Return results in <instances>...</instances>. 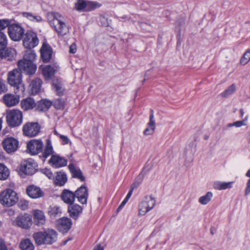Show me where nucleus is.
Returning a JSON list of instances; mask_svg holds the SVG:
<instances>
[{"label":"nucleus","instance_id":"nucleus-61","mask_svg":"<svg viewBox=\"0 0 250 250\" xmlns=\"http://www.w3.org/2000/svg\"><path fill=\"white\" fill-rule=\"evenodd\" d=\"M54 134H55V135H57V136H59V135H61L60 134H59V133L57 131V130H55L54 131Z\"/></svg>","mask_w":250,"mask_h":250},{"label":"nucleus","instance_id":"nucleus-37","mask_svg":"<svg viewBox=\"0 0 250 250\" xmlns=\"http://www.w3.org/2000/svg\"><path fill=\"white\" fill-rule=\"evenodd\" d=\"M9 175L8 169L4 165L0 164V180L6 179Z\"/></svg>","mask_w":250,"mask_h":250},{"label":"nucleus","instance_id":"nucleus-30","mask_svg":"<svg viewBox=\"0 0 250 250\" xmlns=\"http://www.w3.org/2000/svg\"><path fill=\"white\" fill-rule=\"evenodd\" d=\"M42 81L39 78L35 79L33 80L30 84V90L32 94H37L40 92L42 86Z\"/></svg>","mask_w":250,"mask_h":250},{"label":"nucleus","instance_id":"nucleus-55","mask_svg":"<svg viewBox=\"0 0 250 250\" xmlns=\"http://www.w3.org/2000/svg\"><path fill=\"white\" fill-rule=\"evenodd\" d=\"M76 51L77 46L75 43H73L69 46V53L74 54L76 53Z\"/></svg>","mask_w":250,"mask_h":250},{"label":"nucleus","instance_id":"nucleus-6","mask_svg":"<svg viewBox=\"0 0 250 250\" xmlns=\"http://www.w3.org/2000/svg\"><path fill=\"white\" fill-rule=\"evenodd\" d=\"M101 4L96 1L77 0L75 4V9L79 12L90 11L99 8Z\"/></svg>","mask_w":250,"mask_h":250},{"label":"nucleus","instance_id":"nucleus-42","mask_svg":"<svg viewBox=\"0 0 250 250\" xmlns=\"http://www.w3.org/2000/svg\"><path fill=\"white\" fill-rule=\"evenodd\" d=\"M250 61V49L247 51L240 60V63L245 65Z\"/></svg>","mask_w":250,"mask_h":250},{"label":"nucleus","instance_id":"nucleus-29","mask_svg":"<svg viewBox=\"0 0 250 250\" xmlns=\"http://www.w3.org/2000/svg\"><path fill=\"white\" fill-rule=\"evenodd\" d=\"M53 180L56 185L62 186L66 183L67 178L64 172L59 171L56 173V175Z\"/></svg>","mask_w":250,"mask_h":250},{"label":"nucleus","instance_id":"nucleus-19","mask_svg":"<svg viewBox=\"0 0 250 250\" xmlns=\"http://www.w3.org/2000/svg\"><path fill=\"white\" fill-rule=\"evenodd\" d=\"M49 164L55 168H59L66 166V160L59 155H54L49 160Z\"/></svg>","mask_w":250,"mask_h":250},{"label":"nucleus","instance_id":"nucleus-39","mask_svg":"<svg viewBox=\"0 0 250 250\" xmlns=\"http://www.w3.org/2000/svg\"><path fill=\"white\" fill-rule=\"evenodd\" d=\"M7 45L6 35L2 32H0V51L4 50Z\"/></svg>","mask_w":250,"mask_h":250},{"label":"nucleus","instance_id":"nucleus-48","mask_svg":"<svg viewBox=\"0 0 250 250\" xmlns=\"http://www.w3.org/2000/svg\"><path fill=\"white\" fill-rule=\"evenodd\" d=\"M213 188L216 190H223V182L219 181L214 182L213 183Z\"/></svg>","mask_w":250,"mask_h":250},{"label":"nucleus","instance_id":"nucleus-46","mask_svg":"<svg viewBox=\"0 0 250 250\" xmlns=\"http://www.w3.org/2000/svg\"><path fill=\"white\" fill-rule=\"evenodd\" d=\"M42 172L46 176L50 179H54V176L52 171L48 168H43L42 169Z\"/></svg>","mask_w":250,"mask_h":250},{"label":"nucleus","instance_id":"nucleus-20","mask_svg":"<svg viewBox=\"0 0 250 250\" xmlns=\"http://www.w3.org/2000/svg\"><path fill=\"white\" fill-rule=\"evenodd\" d=\"M34 223L38 226H41L45 223L46 219L43 212L42 210L36 209L32 212Z\"/></svg>","mask_w":250,"mask_h":250},{"label":"nucleus","instance_id":"nucleus-4","mask_svg":"<svg viewBox=\"0 0 250 250\" xmlns=\"http://www.w3.org/2000/svg\"><path fill=\"white\" fill-rule=\"evenodd\" d=\"M22 119V113L19 109H13L6 111V121L11 127H16L21 125Z\"/></svg>","mask_w":250,"mask_h":250},{"label":"nucleus","instance_id":"nucleus-14","mask_svg":"<svg viewBox=\"0 0 250 250\" xmlns=\"http://www.w3.org/2000/svg\"><path fill=\"white\" fill-rule=\"evenodd\" d=\"M18 145V140L12 137L7 138L2 142L3 148L8 153L15 152L17 149Z\"/></svg>","mask_w":250,"mask_h":250},{"label":"nucleus","instance_id":"nucleus-33","mask_svg":"<svg viewBox=\"0 0 250 250\" xmlns=\"http://www.w3.org/2000/svg\"><path fill=\"white\" fill-rule=\"evenodd\" d=\"M52 103L48 100H42L37 104V110L40 111L47 110L51 106Z\"/></svg>","mask_w":250,"mask_h":250},{"label":"nucleus","instance_id":"nucleus-60","mask_svg":"<svg viewBox=\"0 0 250 250\" xmlns=\"http://www.w3.org/2000/svg\"><path fill=\"white\" fill-rule=\"evenodd\" d=\"M240 113L241 114V116L242 117L244 114V111L242 109H241L240 110Z\"/></svg>","mask_w":250,"mask_h":250},{"label":"nucleus","instance_id":"nucleus-44","mask_svg":"<svg viewBox=\"0 0 250 250\" xmlns=\"http://www.w3.org/2000/svg\"><path fill=\"white\" fill-rule=\"evenodd\" d=\"M65 102L62 99L58 98L54 102V106L57 109H63L64 107Z\"/></svg>","mask_w":250,"mask_h":250},{"label":"nucleus","instance_id":"nucleus-9","mask_svg":"<svg viewBox=\"0 0 250 250\" xmlns=\"http://www.w3.org/2000/svg\"><path fill=\"white\" fill-rule=\"evenodd\" d=\"M40 129V126L38 123L28 122L23 125L22 132L24 136L33 137L38 134Z\"/></svg>","mask_w":250,"mask_h":250},{"label":"nucleus","instance_id":"nucleus-8","mask_svg":"<svg viewBox=\"0 0 250 250\" xmlns=\"http://www.w3.org/2000/svg\"><path fill=\"white\" fill-rule=\"evenodd\" d=\"M7 81L8 83L17 89L21 86L22 75L21 72L17 69H14L8 74Z\"/></svg>","mask_w":250,"mask_h":250},{"label":"nucleus","instance_id":"nucleus-10","mask_svg":"<svg viewBox=\"0 0 250 250\" xmlns=\"http://www.w3.org/2000/svg\"><path fill=\"white\" fill-rule=\"evenodd\" d=\"M24 29L18 24H12L8 27V35L14 41H20L23 36Z\"/></svg>","mask_w":250,"mask_h":250},{"label":"nucleus","instance_id":"nucleus-21","mask_svg":"<svg viewBox=\"0 0 250 250\" xmlns=\"http://www.w3.org/2000/svg\"><path fill=\"white\" fill-rule=\"evenodd\" d=\"M26 193L30 197L33 199L40 198L43 195V192L41 188L34 185H31L27 187Z\"/></svg>","mask_w":250,"mask_h":250},{"label":"nucleus","instance_id":"nucleus-40","mask_svg":"<svg viewBox=\"0 0 250 250\" xmlns=\"http://www.w3.org/2000/svg\"><path fill=\"white\" fill-rule=\"evenodd\" d=\"M52 86L53 88L55 89V91L58 94L61 95L63 93V89L62 88V84L60 82L56 81L54 82Z\"/></svg>","mask_w":250,"mask_h":250},{"label":"nucleus","instance_id":"nucleus-43","mask_svg":"<svg viewBox=\"0 0 250 250\" xmlns=\"http://www.w3.org/2000/svg\"><path fill=\"white\" fill-rule=\"evenodd\" d=\"M143 178L142 174H140L138 177L136 179L134 182L131 185V189L132 190L137 188L140 184L142 183Z\"/></svg>","mask_w":250,"mask_h":250},{"label":"nucleus","instance_id":"nucleus-22","mask_svg":"<svg viewBox=\"0 0 250 250\" xmlns=\"http://www.w3.org/2000/svg\"><path fill=\"white\" fill-rule=\"evenodd\" d=\"M4 103L6 106L11 107L18 104L20 101L19 96L15 95L12 94H5L3 97Z\"/></svg>","mask_w":250,"mask_h":250},{"label":"nucleus","instance_id":"nucleus-26","mask_svg":"<svg viewBox=\"0 0 250 250\" xmlns=\"http://www.w3.org/2000/svg\"><path fill=\"white\" fill-rule=\"evenodd\" d=\"M75 193L68 189H64L61 194L62 200L67 204H72L75 199Z\"/></svg>","mask_w":250,"mask_h":250},{"label":"nucleus","instance_id":"nucleus-53","mask_svg":"<svg viewBox=\"0 0 250 250\" xmlns=\"http://www.w3.org/2000/svg\"><path fill=\"white\" fill-rule=\"evenodd\" d=\"M20 204L21 208L23 210L27 208L28 206V202L25 200H21Z\"/></svg>","mask_w":250,"mask_h":250},{"label":"nucleus","instance_id":"nucleus-32","mask_svg":"<svg viewBox=\"0 0 250 250\" xmlns=\"http://www.w3.org/2000/svg\"><path fill=\"white\" fill-rule=\"evenodd\" d=\"M19 247L21 250H34V246L31 241L29 239L22 240Z\"/></svg>","mask_w":250,"mask_h":250},{"label":"nucleus","instance_id":"nucleus-57","mask_svg":"<svg viewBox=\"0 0 250 250\" xmlns=\"http://www.w3.org/2000/svg\"><path fill=\"white\" fill-rule=\"evenodd\" d=\"M93 250H104V248L100 245H97L94 248Z\"/></svg>","mask_w":250,"mask_h":250},{"label":"nucleus","instance_id":"nucleus-23","mask_svg":"<svg viewBox=\"0 0 250 250\" xmlns=\"http://www.w3.org/2000/svg\"><path fill=\"white\" fill-rule=\"evenodd\" d=\"M83 208L78 204H71L68 207V212L73 219H77L82 213Z\"/></svg>","mask_w":250,"mask_h":250},{"label":"nucleus","instance_id":"nucleus-31","mask_svg":"<svg viewBox=\"0 0 250 250\" xmlns=\"http://www.w3.org/2000/svg\"><path fill=\"white\" fill-rule=\"evenodd\" d=\"M32 237L37 245H46L43 231L34 233Z\"/></svg>","mask_w":250,"mask_h":250},{"label":"nucleus","instance_id":"nucleus-36","mask_svg":"<svg viewBox=\"0 0 250 250\" xmlns=\"http://www.w3.org/2000/svg\"><path fill=\"white\" fill-rule=\"evenodd\" d=\"M213 194L211 192H208L205 195L200 197L199 199V202L203 205H207L210 202Z\"/></svg>","mask_w":250,"mask_h":250},{"label":"nucleus","instance_id":"nucleus-17","mask_svg":"<svg viewBox=\"0 0 250 250\" xmlns=\"http://www.w3.org/2000/svg\"><path fill=\"white\" fill-rule=\"evenodd\" d=\"M41 58L44 62H48L51 58L52 49L46 42H43L40 50Z\"/></svg>","mask_w":250,"mask_h":250},{"label":"nucleus","instance_id":"nucleus-16","mask_svg":"<svg viewBox=\"0 0 250 250\" xmlns=\"http://www.w3.org/2000/svg\"><path fill=\"white\" fill-rule=\"evenodd\" d=\"M72 226L71 220L67 217H62L57 221V228L62 233L67 232Z\"/></svg>","mask_w":250,"mask_h":250},{"label":"nucleus","instance_id":"nucleus-12","mask_svg":"<svg viewBox=\"0 0 250 250\" xmlns=\"http://www.w3.org/2000/svg\"><path fill=\"white\" fill-rule=\"evenodd\" d=\"M37 165L34 160L29 159L25 160L21 165V170L26 175H33L36 171Z\"/></svg>","mask_w":250,"mask_h":250},{"label":"nucleus","instance_id":"nucleus-24","mask_svg":"<svg viewBox=\"0 0 250 250\" xmlns=\"http://www.w3.org/2000/svg\"><path fill=\"white\" fill-rule=\"evenodd\" d=\"M21 107L24 111L31 110L37 107V103L35 100L31 98L28 97L24 99L21 102Z\"/></svg>","mask_w":250,"mask_h":250},{"label":"nucleus","instance_id":"nucleus-5","mask_svg":"<svg viewBox=\"0 0 250 250\" xmlns=\"http://www.w3.org/2000/svg\"><path fill=\"white\" fill-rule=\"evenodd\" d=\"M156 201L151 196H146L138 206V215L144 216L154 207Z\"/></svg>","mask_w":250,"mask_h":250},{"label":"nucleus","instance_id":"nucleus-58","mask_svg":"<svg viewBox=\"0 0 250 250\" xmlns=\"http://www.w3.org/2000/svg\"><path fill=\"white\" fill-rule=\"evenodd\" d=\"M133 190H132L131 189H130V190L129 191V192H128L127 195L126 196V197L129 199L132 194V192H133Z\"/></svg>","mask_w":250,"mask_h":250},{"label":"nucleus","instance_id":"nucleus-41","mask_svg":"<svg viewBox=\"0 0 250 250\" xmlns=\"http://www.w3.org/2000/svg\"><path fill=\"white\" fill-rule=\"evenodd\" d=\"M247 119L248 116L246 117V118L242 121H237L233 123L229 124L227 125V127H231L233 126H235L236 127H239L243 125H246Z\"/></svg>","mask_w":250,"mask_h":250},{"label":"nucleus","instance_id":"nucleus-1","mask_svg":"<svg viewBox=\"0 0 250 250\" xmlns=\"http://www.w3.org/2000/svg\"><path fill=\"white\" fill-rule=\"evenodd\" d=\"M48 22L58 34L63 36L69 33V27L65 23L63 17L57 12H49L47 14Z\"/></svg>","mask_w":250,"mask_h":250},{"label":"nucleus","instance_id":"nucleus-51","mask_svg":"<svg viewBox=\"0 0 250 250\" xmlns=\"http://www.w3.org/2000/svg\"><path fill=\"white\" fill-rule=\"evenodd\" d=\"M59 138L62 140V144L63 145H66L69 143H71V142L70 141L69 139L66 136H64L63 135H59Z\"/></svg>","mask_w":250,"mask_h":250},{"label":"nucleus","instance_id":"nucleus-62","mask_svg":"<svg viewBox=\"0 0 250 250\" xmlns=\"http://www.w3.org/2000/svg\"><path fill=\"white\" fill-rule=\"evenodd\" d=\"M128 200H129V199H128V198H126V197H125V198L124 199V200H123V202H124V203H126Z\"/></svg>","mask_w":250,"mask_h":250},{"label":"nucleus","instance_id":"nucleus-59","mask_svg":"<svg viewBox=\"0 0 250 250\" xmlns=\"http://www.w3.org/2000/svg\"><path fill=\"white\" fill-rule=\"evenodd\" d=\"M126 203H124L123 201L122 202V203L121 204V205L119 206V207H118V209H120V208H122L125 205V204Z\"/></svg>","mask_w":250,"mask_h":250},{"label":"nucleus","instance_id":"nucleus-18","mask_svg":"<svg viewBox=\"0 0 250 250\" xmlns=\"http://www.w3.org/2000/svg\"><path fill=\"white\" fill-rule=\"evenodd\" d=\"M43 231L46 245H51L57 241L58 234L55 230L47 229Z\"/></svg>","mask_w":250,"mask_h":250},{"label":"nucleus","instance_id":"nucleus-45","mask_svg":"<svg viewBox=\"0 0 250 250\" xmlns=\"http://www.w3.org/2000/svg\"><path fill=\"white\" fill-rule=\"evenodd\" d=\"M246 176L250 178V179L247 181L246 188L245 190V195L246 196L250 193V169H249L247 172Z\"/></svg>","mask_w":250,"mask_h":250},{"label":"nucleus","instance_id":"nucleus-47","mask_svg":"<svg viewBox=\"0 0 250 250\" xmlns=\"http://www.w3.org/2000/svg\"><path fill=\"white\" fill-rule=\"evenodd\" d=\"M10 25V21L8 20H0V30Z\"/></svg>","mask_w":250,"mask_h":250},{"label":"nucleus","instance_id":"nucleus-13","mask_svg":"<svg viewBox=\"0 0 250 250\" xmlns=\"http://www.w3.org/2000/svg\"><path fill=\"white\" fill-rule=\"evenodd\" d=\"M27 147L31 154L36 155L42 150L43 143L41 140L33 139L28 142Z\"/></svg>","mask_w":250,"mask_h":250},{"label":"nucleus","instance_id":"nucleus-49","mask_svg":"<svg viewBox=\"0 0 250 250\" xmlns=\"http://www.w3.org/2000/svg\"><path fill=\"white\" fill-rule=\"evenodd\" d=\"M22 15L23 17L27 19L30 21H33V18L35 16L34 14L31 12H24L22 13Z\"/></svg>","mask_w":250,"mask_h":250},{"label":"nucleus","instance_id":"nucleus-2","mask_svg":"<svg viewBox=\"0 0 250 250\" xmlns=\"http://www.w3.org/2000/svg\"><path fill=\"white\" fill-rule=\"evenodd\" d=\"M36 55L34 51L29 50L25 52L23 58L18 62V67L21 72L27 75L34 74L37 69L36 65L33 63Z\"/></svg>","mask_w":250,"mask_h":250},{"label":"nucleus","instance_id":"nucleus-38","mask_svg":"<svg viewBox=\"0 0 250 250\" xmlns=\"http://www.w3.org/2000/svg\"><path fill=\"white\" fill-rule=\"evenodd\" d=\"M235 91V85L234 84L229 86L226 90L221 93V96L224 97H227L232 94Z\"/></svg>","mask_w":250,"mask_h":250},{"label":"nucleus","instance_id":"nucleus-56","mask_svg":"<svg viewBox=\"0 0 250 250\" xmlns=\"http://www.w3.org/2000/svg\"><path fill=\"white\" fill-rule=\"evenodd\" d=\"M0 250H8L4 241L1 239H0Z\"/></svg>","mask_w":250,"mask_h":250},{"label":"nucleus","instance_id":"nucleus-35","mask_svg":"<svg viewBox=\"0 0 250 250\" xmlns=\"http://www.w3.org/2000/svg\"><path fill=\"white\" fill-rule=\"evenodd\" d=\"M62 211L61 208L56 206H50L48 210V214L51 217L60 216Z\"/></svg>","mask_w":250,"mask_h":250},{"label":"nucleus","instance_id":"nucleus-64","mask_svg":"<svg viewBox=\"0 0 250 250\" xmlns=\"http://www.w3.org/2000/svg\"><path fill=\"white\" fill-rule=\"evenodd\" d=\"M69 240H70V239H68V240H67L64 241L63 242V245H65V244H66V243L67 242V241H69Z\"/></svg>","mask_w":250,"mask_h":250},{"label":"nucleus","instance_id":"nucleus-50","mask_svg":"<svg viewBox=\"0 0 250 250\" xmlns=\"http://www.w3.org/2000/svg\"><path fill=\"white\" fill-rule=\"evenodd\" d=\"M234 183L233 181L228 182H223V190L232 188Z\"/></svg>","mask_w":250,"mask_h":250},{"label":"nucleus","instance_id":"nucleus-11","mask_svg":"<svg viewBox=\"0 0 250 250\" xmlns=\"http://www.w3.org/2000/svg\"><path fill=\"white\" fill-rule=\"evenodd\" d=\"M13 224L22 229H29L32 224V219L29 214H24L17 216L13 221Z\"/></svg>","mask_w":250,"mask_h":250},{"label":"nucleus","instance_id":"nucleus-63","mask_svg":"<svg viewBox=\"0 0 250 250\" xmlns=\"http://www.w3.org/2000/svg\"><path fill=\"white\" fill-rule=\"evenodd\" d=\"M1 124H2V120L1 119H0V130H1Z\"/></svg>","mask_w":250,"mask_h":250},{"label":"nucleus","instance_id":"nucleus-27","mask_svg":"<svg viewBox=\"0 0 250 250\" xmlns=\"http://www.w3.org/2000/svg\"><path fill=\"white\" fill-rule=\"evenodd\" d=\"M68 168L73 178H77L81 181H83L85 180V177L79 167H75L73 164H70Z\"/></svg>","mask_w":250,"mask_h":250},{"label":"nucleus","instance_id":"nucleus-15","mask_svg":"<svg viewBox=\"0 0 250 250\" xmlns=\"http://www.w3.org/2000/svg\"><path fill=\"white\" fill-rule=\"evenodd\" d=\"M75 197L78 201L82 204H86L88 196V192L87 187L85 185H82L75 192Z\"/></svg>","mask_w":250,"mask_h":250},{"label":"nucleus","instance_id":"nucleus-3","mask_svg":"<svg viewBox=\"0 0 250 250\" xmlns=\"http://www.w3.org/2000/svg\"><path fill=\"white\" fill-rule=\"evenodd\" d=\"M18 200V196L17 193L11 188H7L0 194V202L3 206H12Z\"/></svg>","mask_w":250,"mask_h":250},{"label":"nucleus","instance_id":"nucleus-54","mask_svg":"<svg viewBox=\"0 0 250 250\" xmlns=\"http://www.w3.org/2000/svg\"><path fill=\"white\" fill-rule=\"evenodd\" d=\"M43 21V19L42 18L41 16L39 15H36L34 16L33 18V21H31L32 22H42Z\"/></svg>","mask_w":250,"mask_h":250},{"label":"nucleus","instance_id":"nucleus-25","mask_svg":"<svg viewBox=\"0 0 250 250\" xmlns=\"http://www.w3.org/2000/svg\"><path fill=\"white\" fill-rule=\"evenodd\" d=\"M57 68L58 66L55 64L53 66L46 65L42 68V74L46 80L50 79L54 76Z\"/></svg>","mask_w":250,"mask_h":250},{"label":"nucleus","instance_id":"nucleus-34","mask_svg":"<svg viewBox=\"0 0 250 250\" xmlns=\"http://www.w3.org/2000/svg\"><path fill=\"white\" fill-rule=\"evenodd\" d=\"M53 152V147L51 145V142L49 140L46 141V146L44 151L42 153V161H44L45 159Z\"/></svg>","mask_w":250,"mask_h":250},{"label":"nucleus","instance_id":"nucleus-52","mask_svg":"<svg viewBox=\"0 0 250 250\" xmlns=\"http://www.w3.org/2000/svg\"><path fill=\"white\" fill-rule=\"evenodd\" d=\"M6 86L3 81L0 80V94L6 91Z\"/></svg>","mask_w":250,"mask_h":250},{"label":"nucleus","instance_id":"nucleus-7","mask_svg":"<svg viewBox=\"0 0 250 250\" xmlns=\"http://www.w3.org/2000/svg\"><path fill=\"white\" fill-rule=\"evenodd\" d=\"M23 45L28 49L36 47L39 43V41L36 33L28 31L23 36Z\"/></svg>","mask_w":250,"mask_h":250},{"label":"nucleus","instance_id":"nucleus-28","mask_svg":"<svg viewBox=\"0 0 250 250\" xmlns=\"http://www.w3.org/2000/svg\"><path fill=\"white\" fill-rule=\"evenodd\" d=\"M155 128V122L154 120V112L152 109L150 110L149 116V122L147 125V127L144 130V134L145 135H150L153 133Z\"/></svg>","mask_w":250,"mask_h":250}]
</instances>
